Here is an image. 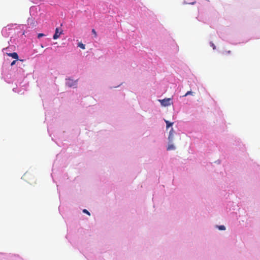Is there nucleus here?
Wrapping results in <instances>:
<instances>
[{"label":"nucleus","mask_w":260,"mask_h":260,"mask_svg":"<svg viewBox=\"0 0 260 260\" xmlns=\"http://www.w3.org/2000/svg\"><path fill=\"white\" fill-rule=\"evenodd\" d=\"M83 212L85 213H86L87 214H88V215H90V213L86 210V209H84L83 210Z\"/></svg>","instance_id":"13"},{"label":"nucleus","mask_w":260,"mask_h":260,"mask_svg":"<svg viewBox=\"0 0 260 260\" xmlns=\"http://www.w3.org/2000/svg\"><path fill=\"white\" fill-rule=\"evenodd\" d=\"M231 51H230V50H229V51H226V52H225V53H228V54L231 53Z\"/></svg>","instance_id":"15"},{"label":"nucleus","mask_w":260,"mask_h":260,"mask_svg":"<svg viewBox=\"0 0 260 260\" xmlns=\"http://www.w3.org/2000/svg\"><path fill=\"white\" fill-rule=\"evenodd\" d=\"M44 36H45V35L44 34L40 33L38 35V38H40L41 37H43Z\"/></svg>","instance_id":"12"},{"label":"nucleus","mask_w":260,"mask_h":260,"mask_svg":"<svg viewBox=\"0 0 260 260\" xmlns=\"http://www.w3.org/2000/svg\"><path fill=\"white\" fill-rule=\"evenodd\" d=\"M174 132V129L173 128H172L170 131L169 136L168 137V139L170 142L172 141L173 140Z\"/></svg>","instance_id":"4"},{"label":"nucleus","mask_w":260,"mask_h":260,"mask_svg":"<svg viewBox=\"0 0 260 260\" xmlns=\"http://www.w3.org/2000/svg\"><path fill=\"white\" fill-rule=\"evenodd\" d=\"M195 3H196V2H192V3H190V4H192V5H193V4H194Z\"/></svg>","instance_id":"17"},{"label":"nucleus","mask_w":260,"mask_h":260,"mask_svg":"<svg viewBox=\"0 0 260 260\" xmlns=\"http://www.w3.org/2000/svg\"><path fill=\"white\" fill-rule=\"evenodd\" d=\"M175 148V146L173 144H169L167 147V150H174Z\"/></svg>","instance_id":"7"},{"label":"nucleus","mask_w":260,"mask_h":260,"mask_svg":"<svg viewBox=\"0 0 260 260\" xmlns=\"http://www.w3.org/2000/svg\"><path fill=\"white\" fill-rule=\"evenodd\" d=\"M165 122L166 123L167 128H168L169 127L172 126L173 124H174V122H170L168 120H165Z\"/></svg>","instance_id":"6"},{"label":"nucleus","mask_w":260,"mask_h":260,"mask_svg":"<svg viewBox=\"0 0 260 260\" xmlns=\"http://www.w3.org/2000/svg\"><path fill=\"white\" fill-rule=\"evenodd\" d=\"M16 62V60H13V61L11 62V66H12L14 65V64H15Z\"/></svg>","instance_id":"14"},{"label":"nucleus","mask_w":260,"mask_h":260,"mask_svg":"<svg viewBox=\"0 0 260 260\" xmlns=\"http://www.w3.org/2000/svg\"><path fill=\"white\" fill-rule=\"evenodd\" d=\"M66 85L69 87H72L76 85V81H73L72 80L68 79L66 82Z\"/></svg>","instance_id":"2"},{"label":"nucleus","mask_w":260,"mask_h":260,"mask_svg":"<svg viewBox=\"0 0 260 260\" xmlns=\"http://www.w3.org/2000/svg\"><path fill=\"white\" fill-rule=\"evenodd\" d=\"M193 92L191 91H187L183 96H186L188 95H192Z\"/></svg>","instance_id":"9"},{"label":"nucleus","mask_w":260,"mask_h":260,"mask_svg":"<svg viewBox=\"0 0 260 260\" xmlns=\"http://www.w3.org/2000/svg\"><path fill=\"white\" fill-rule=\"evenodd\" d=\"M212 46L213 47L214 49L215 48V46L213 44H212Z\"/></svg>","instance_id":"16"},{"label":"nucleus","mask_w":260,"mask_h":260,"mask_svg":"<svg viewBox=\"0 0 260 260\" xmlns=\"http://www.w3.org/2000/svg\"><path fill=\"white\" fill-rule=\"evenodd\" d=\"M61 32L59 33L58 32V28H56L55 29V34L53 36V38L54 40H56L58 39L60 35Z\"/></svg>","instance_id":"5"},{"label":"nucleus","mask_w":260,"mask_h":260,"mask_svg":"<svg viewBox=\"0 0 260 260\" xmlns=\"http://www.w3.org/2000/svg\"><path fill=\"white\" fill-rule=\"evenodd\" d=\"M161 105L163 106L166 107L172 104V99L171 98H166L163 100H159Z\"/></svg>","instance_id":"1"},{"label":"nucleus","mask_w":260,"mask_h":260,"mask_svg":"<svg viewBox=\"0 0 260 260\" xmlns=\"http://www.w3.org/2000/svg\"><path fill=\"white\" fill-rule=\"evenodd\" d=\"M7 55L10 57H12V58L18 59V54L16 52H13V53H7Z\"/></svg>","instance_id":"3"},{"label":"nucleus","mask_w":260,"mask_h":260,"mask_svg":"<svg viewBox=\"0 0 260 260\" xmlns=\"http://www.w3.org/2000/svg\"><path fill=\"white\" fill-rule=\"evenodd\" d=\"M218 229L220 230H225V228L224 225H220L218 226Z\"/></svg>","instance_id":"10"},{"label":"nucleus","mask_w":260,"mask_h":260,"mask_svg":"<svg viewBox=\"0 0 260 260\" xmlns=\"http://www.w3.org/2000/svg\"><path fill=\"white\" fill-rule=\"evenodd\" d=\"M78 47L82 48V49H84L85 48V46L82 43H79L78 45Z\"/></svg>","instance_id":"8"},{"label":"nucleus","mask_w":260,"mask_h":260,"mask_svg":"<svg viewBox=\"0 0 260 260\" xmlns=\"http://www.w3.org/2000/svg\"><path fill=\"white\" fill-rule=\"evenodd\" d=\"M92 33L94 35L95 37H97V34L94 29H92Z\"/></svg>","instance_id":"11"}]
</instances>
